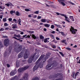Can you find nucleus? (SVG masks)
Wrapping results in <instances>:
<instances>
[{
    "label": "nucleus",
    "instance_id": "f257e3e1",
    "mask_svg": "<svg viewBox=\"0 0 80 80\" xmlns=\"http://www.w3.org/2000/svg\"><path fill=\"white\" fill-rule=\"evenodd\" d=\"M49 57L50 55H49L48 54H47L46 57L45 58H44V57H45V55H42L39 58L37 62L38 63V62H39V61H40V60H42V58L43 60H45L44 61H43V63H44L45 62V60H46L47 59H48V58Z\"/></svg>",
    "mask_w": 80,
    "mask_h": 80
},
{
    "label": "nucleus",
    "instance_id": "f03ea898",
    "mask_svg": "<svg viewBox=\"0 0 80 80\" xmlns=\"http://www.w3.org/2000/svg\"><path fill=\"white\" fill-rule=\"evenodd\" d=\"M28 67H29L28 66H27L23 68H19L18 69V72H19V73H20V72H23V71H24V70H25L28 69Z\"/></svg>",
    "mask_w": 80,
    "mask_h": 80
},
{
    "label": "nucleus",
    "instance_id": "7ed1b4c3",
    "mask_svg": "<svg viewBox=\"0 0 80 80\" xmlns=\"http://www.w3.org/2000/svg\"><path fill=\"white\" fill-rule=\"evenodd\" d=\"M22 50V47L21 46H18L17 48L15 49V51L17 53L19 52Z\"/></svg>",
    "mask_w": 80,
    "mask_h": 80
},
{
    "label": "nucleus",
    "instance_id": "20e7f679",
    "mask_svg": "<svg viewBox=\"0 0 80 80\" xmlns=\"http://www.w3.org/2000/svg\"><path fill=\"white\" fill-rule=\"evenodd\" d=\"M71 28L70 29V31L72 33L75 34V33H76V32L77 31V29H75L72 26H71Z\"/></svg>",
    "mask_w": 80,
    "mask_h": 80
},
{
    "label": "nucleus",
    "instance_id": "39448f33",
    "mask_svg": "<svg viewBox=\"0 0 80 80\" xmlns=\"http://www.w3.org/2000/svg\"><path fill=\"white\" fill-rule=\"evenodd\" d=\"M34 57H35V55H33L31 57L29 58L28 60V63H31L32 62V61H33V60Z\"/></svg>",
    "mask_w": 80,
    "mask_h": 80
},
{
    "label": "nucleus",
    "instance_id": "423d86ee",
    "mask_svg": "<svg viewBox=\"0 0 80 80\" xmlns=\"http://www.w3.org/2000/svg\"><path fill=\"white\" fill-rule=\"evenodd\" d=\"M9 42V40L8 39H6L4 40V44L5 46L7 47L8 46V42Z\"/></svg>",
    "mask_w": 80,
    "mask_h": 80
},
{
    "label": "nucleus",
    "instance_id": "0eeeda50",
    "mask_svg": "<svg viewBox=\"0 0 80 80\" xmlns=\"http://www.w3.org/2000/svg\"><path fill=\"white\" fill-rule=\"evenodd\" d=\"M16 73H17V70L12 71L10 72V75L11 76H13V75H15Z\"/></svg>",
    "mask_w": 80,
    "mask_h": 80
},
{
    "label": "nucleus",
    "instance_id": "6e6552de",
    "mask_svg": "<svg viewBox=\"0 0 80 80\" xmlns=\"http://www.w3.org/2000/svg\"><path fill=\"white\" fill-rule=\"evenodd\" d=\"M28 74L25 73V75L23 78V79H21L20 80H27V78H28Z\"/></svg>",
    "mask_w": 80,
    "mask_h": 80
},
{
    "label": "nucleus",
    "instance_id": "1a4fd4ad",
    "mask_svg": "<svg viewBox=\"0 0 80 80\" xmlns=\"http://www.w3.org/2000/svg\"><path fill=\"white\" fill-rule=\"evenodd\" d=\"M38 65L36 64L34 67L33 68V71H34L35 70H36L38 69Z\"/></svg>",
    "mask_w": 80,
    "mask_h": 80
},
{
    "label": "nucleus",
    "instance_id": "9d476101",
    "mask_svg": "<svg viewBox=\"0 0 80 80\" xmlns=\"http://www.w3.org/2000/svg\"><path fill=\"white\" fill-rule=\"evenodd\" d=\"M28 57V53H27V52H26L24 54V58L26 59V58H27Z\"/></svg>",
    "mask_w": 80,
    "mask_h": 80
},
{
    "label": "nucleus",
    "instance_id": "9b49d317",
    "mask_svg": "<svg viewBox=\"0 0 80 80\" xmlns=\"http://www.w3.org/2000/svg\"><path fill=\"white\" fill-rule=\"evenodd\" d=\"M23 51H22L18 55V58H21L23 57Z\"/></svg>",
    "mask_w": 80,
    "mask_h": 80
},
{
    "label": "nucleus",
    "instance_id": "f8f14e48",
    "mask_svg": "<svg viewBox=\"0 0 80 80\" xmlns=\"http://www.w3.org/2000/svg\"><path fill=\"white\" fill-rule=\"evenodd\" d=\"M5 7L4 6H0V12H2V11H3V10L5 9Z\"/></svg>",
    "mask_w": 80,
    "mask_h": 80
},
{
    "label": "nucleus",
    "instance_id": "ddd939ff",
    "mask_svg": "<svg viewBox=\"0 0 80 80\" xmlns=\"http://www.w3.org/2000/svg\"><path fill=\"white\" fill-rule=\"evenodd\" d=\"M78 74H79V72H77L76 73L74 76L75 78H74V74L72 76L73 78H75V79H76V77L77 76V75H78Z\"/></svg>",
    "mask_w": 80,
    "mask_h": 80
},
{
    "label": "nucleus",
    "instance_id": "4468645a",
    "mask_svg": "<svg viewBox=\"0 0 80 80\" xmlns=\"http://www.w3.org/2000/svg\"><path fill=\"white\" fill-rule=\"evenodd\" d=\"M12 28L13 29L17 28H18L17 24H12Z\"/></svg>",
    "mask_w": 80,
    "mask_h": 80
},
{
    "label": "nucleus",
    "instance_id": "2eb2a0df",
    "mask_svg": "<svg viewBox=\"0 0 80 80\" xmlns=\"http://www.w3.org/2000/svg\"><path fill=\"white\" fill-rule=\"evenodd\" d=\"M51 67H52V65L51 64L48 65L46 66V68L47 70H50V68H50Z\"/></svg>",
    "mask_w": 80,
    "mask_h": 80
},
{
    "label": "nucleus",
    "instance_id": "dca6fc26",
    "mask_svg": "<svg viewBox=\"0 0 80 80\" xmlns=\"http://www.w3.org/2000/svg\"><path fill=\"white\" fill-rule=\"evenodd\" d=\"M54 25L56 26V27H58L60 28H62V26L61 25H57L56 24H55Z\"/></svg>",
    "mask_w": 80,
    "mask_h": 80
},
{
    "label": "nucleus",
    "instance_id": "f3484780",
    "mask_svg": "<svg viewBox=\"0 0 80 80\" xmlns=\"http://www.w3.org/2000/svg\"><path fill=\"white\" fill-rule=\"evenodd\" d=\"M69 18L71 19L72 22H74L75 21V19L73 18V16H69Z\"/></svg>",
    "mask_w": 80,
    "mask_h": 80
},
{
    "label": "nucleus",
    "instance_id": "a211bd4d",
    "mask_svg": "<svg viewBox=\"0 0 80 80\" xmlns=\"http://www.w3.org/2000/svg\"><path fill=\"white\" fill-rule=\"evenodd\" d=\"M68 17H67L65 16V20L67 21V22H68V23H70V21H69V20H68Z\"/></svg>",
    "mask_w": 80,
    "mask_h": 80
},
{
    "label": "nucleus",
    "instance_id": "6ab92c4d",
    "mask_svg": "<svg viewBox=\"0 0 80 80\" xmlns=\"http://www.w3.org/2000/svg\"><path fill=\"white\" fill-rule=\"evenodd\" d=\"M44 25L46 27H48V28H49L50 25L48 24H44Z\"/></svg>",
    "mask_w": 80,
    "mask_h": 80
},
{
    "label": "nucleus",
    "instance_id": "aec40b11",
    "mask_svg": "<svg viewBox=\"0 0 80 80\" xmlns=\"http://www.w3.org/2000/svg\"><path fill=\"white\" fill-rule=\"evenodd\" d=\"M16 15L17 16H20V13H19V12L18 11H17L16 12Z\"/></svg>",
    "mask_w": 80,
    "mask_h": 80
},
{
    "label": "nucleus",
    "instance_id": "412c9836",
    "mask_svg": "<svg viewBox=\"0 0 80 80\" xmlns=\"http://www.w3.org/2000/svg\"><path fill=\"white\" fill-rule=\"evenodd\" d=\"M32 37L34 39H36V38H37V37H36L35 35L33 34L32 35Z\"/></svg>",
    "mask_w": 80,
    "mask_h": 80
},
{
    "label": "nucleus",
    "instance_id": "4be33fe9",
    "mask_svg": "<svg viewBox=\"0 0 80 80\" xmlns=\"http://www.w3.org/2000/svg\"><path fill=\"white\" fill-rule=\"evenodd\" d=\"M18 22L19 23V24L20 25H22V24L20 23H21V19H19L18 20Z\"/></svg>",
    "mask_w": 80,
    "mask_h": 80
},
{
    "label": "nucleus",
    "instance_id": "5701e85b",
    "mask_svg": "<svg viewBox=\"0 0 80 80\" xmlns=\"http://www.w3.org/2000/svg\"><path fill=\"white\" fill-rule=\"evenodd\" d=\"M27 32H28V33H34V32L32 31H27Z\"/></svg>",
    "mask_w": 80,
    "mask_h": 80
},
{
    "label": "nucleus",
    "instance_id": "b1692460",
    "mask_svg": "<svg viewBox=\"0 0 80 80\" xmlns=\"http://www.w3.org/2000/svg\"><path fill=\"white\" fill-rule=\"evenodd\" d=\"M10 13L11 14H13V13H15V11H10Z\"/></svg>",
    "mask_w": 80,
    "mask_h": 80
},
{
    "label": "nucleus",
    "instance_id": "393cba45",
    "mask_svg": "<svg viewBox=\"0 0 80 80\" xmlns=\"http://www.w3.org/2000/svg\"><path fill=\"white\" fill-rule=\"evenodd\" d=\"M32 80H39V78L38 77H36L33 78Z\"/></svg>",
    "mask_w": 80,
    "mask_h": 80
},
{
    "label": "nucleus",
    "instance_id": "a878e982",
    "mask_svg": "<svg viewBox=\"0 0 80 80\" xmlns=\"http://www.w3.org/2000/svg\"><path fill=\"white\" fill-rule=\"evenodd\" d=\"M41 22H46V20H45V19H42L41 20Z\"/></svg>",
    "mask_w": 80,
    "mask_h": 80
},
{
    "label": "nucleus",
    "instance_id": "bb28decb",
    "mask_svg": "<svg viewBox=\"0 0 80 80\" xmlns=\"http://www.w3.org/2000/svg\"><path fill=\"white\" fill-rule=\"evenodd\" d=\"M58 2H59V3H61V2H64L65 0H58Z\"/></svg>",
    "mask_w": 80,
    "mask_h": 80
},
{
    "label": "nucleus",
    "instance_id": "cd10ccee",
    "mask_svg": "<svg viewBox=\"0 0 80 80\" xmlns=\"http://www.w3.org/2000/svg\"><path fill=\"white\" fill-rule=\"evenodd\" d=\"M40 38L41 39H44V37H43L42 35H41L40 36Z\"/></svg>",
    "mask_w": 80,
    "mask_h": 80
},
{
    "label": "nucleus",
    "instance_id": "c85d7f7f",
    "mask_svg": "<svg viewBox=\"0 0 80 80\" xmlns=\"http://www.w3.org/2000/svg\"><path fill=\"white\" fill-rule=\"evenodd\" d=\"M48 41V40H47V39L46 38L44 40V43H47Z\"/></svg>",
    "mask_w": 80,
    "mask_h": 80
},
{
    "label": "nucleus",
    "instance_id": "c756f323",
    "mask_svg": "<svg viewBox=\"0 0 80 80\" xmlns=\"http://www.w3.org/2000/svg\"><path fill=\"white\" fill-rule=\"evenodd\" d=\"M25 11H26V12H29V11H31L30 10H29L28 9H25Z\"/></svg>",
    "mask_w": 80,
    "mask_h": 80
},
{
    "label": "nucleus",
    "instance_id": "7c9ffc66",
    "mask_svg": "<svg viewBox=\"0 0 80 80\" xmlns=\"http://www.w3.org/2000/svg\"><path fill=\"white\" fill-rule=\"evenodd\" d=\"M59 53L60 54H61V55H62V57H64V55H63V53H62V52H59Z\"/></svg>",
    "mask_w": 80,
    "mask_h": 80
},
{
    "label": "nucleus",
    "instance_id": "2f4dec72",
    "mask_svg": "<svg viewBox=\"0 0 80 80\" xmlns=\"http://www.w3.org/2000/svg\"><path fill=\"white\" fill-rule=\"evenodd\" d=\"M3 22H6L7 21V18H3Z\"/></svg>",
    "mask_w": 80,
    "mask_h": 80
},
{
    "label": "nucleus",
    "instance_id": "473e14b6",
    "mask_svg": "<svg viewBox=\"0 0 80 80\" xmlns=\"http://www.w3.org/2000/svg\"><path fill=\"white\" fill-rule=\"evenodd\" d=\"M61 4H62V5H63V6H65V4L63 2H61Z\"/></svg>",
    "mask_w": 80,
    "mask_h": 80
},
{
    "label": "nucleus",
    "instance_id": "72a5a7b5",
    "mask_svg": "<svg viewBox=\"0 0 80 80\" xmlns=\"http://www.w3.org/2000/svg\"><path fill=\"white\" fill-rule=\"evenodd\" d=\"M66 49V50H71V48H68H68H67Z\"/></svg>",
    "mask_w": 80,
    "mask_h": 80
},
{
    "label": "nucleus",
    "instance_id": "f704fd0d",
    "mask_svg": "<svg viewBox=\"0 0 80 80\" xmlns=\"http://www.w3.org/2000/svg\"><path fill=\"white\" fill-rule=\"evenodd\" d=\"M39 12V11H36L35 12H34V13H35L36 14H38Z\"/></svg>",
    "mask_w": 80,
    "mask_h": 80
},
{
    "label": "nucleus",
    "instance_id": "c9c22d12",
    "mask_svg": "<svg viewBox=\"0 0 80 80\" xmlns=\"http://www.w3.org/2000/svg\"><path fill=\"white\" fill-rule=\"evenodd\" d=\"M66 40H61V42H62V43H65V42H66Z\"/></svg>",
    "mask_w": 80,
    "mask_h": 80
},
{
    "label": "nucleus",
    "instance_id": "e433bc0d",
    "mask_svg": "<svg viewBox=\"0 0 80 80\" xmlns=\"http://www.w3.org/2000/svg\"><path fill=\"white\" fill-rule=\"evenodd\" d=\"M60 14L61 15V16H62V17H64L65 18V17H67L66 16V15H64V14Z\"/></svg>",
    "mask_w": 80,
    "mask_h": 80
},
{
    "label": "nucleus",
    "instance_id": "4c0bfd02",
    "mask_svg": "<svg viewBox=\"0 0 80 80\" xmlns=\"http://www.w3.org/2000/svg\"><path fill=\"white\" fill-rule=\"evenodd\" d=\"M17 37L18 38H21V36H20V35L19 34H18L17 36Z\"/></svg>",
    "mask_w": 80,
    "mask_h": 80
},
{
    "label": "nucleus",
    "instance_id": "58836bf2",
    "mask_svg": "<svg viewBox=\"0 0 80 80\" xmlns=\"http://www.w3.org/2000/svg\"><path fill=\"white\" fill-rule=\"evenodd\" d=\"M50 36L53 39L55 37H54V36H53V35H51Z\"/></svg>",
    "mask_w": 80,
    "mask_h": 80
},
{
    "label": "nucleus",
    "instance_id": "ea45409f",
    "mask_svg": "<svg viewBox=\"0 0 80 80\" xmlns=\"http://www.w3.org/2000/svg\"><path fill=\"white\" fill-rule=\"evenodd\" d=\"M3 47V46L2 45V44L1 42H0V48Z\"/></svg>",
    "mask_w": 80,
    "mask_h": 80
},
{
    "label": "nucleus",
    "instance_id": "a19ab883",
    "mask_svg": "<svg viewBox=\"0 0 80 80\" xmlns=\"http://www.w3.org/2000/svg\"><path fill=\"white\" fill-rule=\"evenodd\" d=\"M51 28L53 29V28H54V25H52L51 26Z\"/></svg>",
    "mask_w": 80,
    "mask_h": 80
},
{
    "label": "nucleus",
    "instance_id": "79ce46f5",
    "mask_svg": "<svg viewBox=\"0 0 80 80\" xmlns=\"http://www.w3.org/2000/svg\"><path fill=\"white\" fill-rule=\"evenodd\" d=\"M40 68H42L43 67V64H41L39 65Z\"/></svg>",
    "mask_w": 80,
    "mask_h": 80
},
{
    "label": "nucleus",
    "instance_id": "37998d69",
    "mask_svg": "<svg viewBox=\"0 0 80 80\" xmlns=\"http://www.w3.org/2000/svg\"><path fill=\"white\" fill-rule=\"evenodd\" d=\"M10 30V28H6L5 29V30Z\"/></svg>",
    "mask_w": 80,
    "mask_h": 80
},
{
    "label": "nucleus",
    "instance_id": "c03bdc74",
    "mask_svg": "<svg viewBox=\"0 0 80 80\" xmlns=\"http://www.w3.org/2000/svg\"><path fill=\"white\" fill-rule=\"evenodd\" d=\"M56 38L57 40H60V38L57 37H56Z\"/></svg>",
    "mask_w": 80,
    "mask_h": 80
},
{
    "label": "nucleus",
    "instance_id": "a18cd8bd",
    "mask_svg": "<svg viewBox=\"0 0 80 80\" xmlns=\"http://www.w3.org/2000/svg\"><path fill=\"white\" fill-rule=\"evenodd\" d=\"M41 18V16H38L37 17L38 19H40Z\"/></svg>",
    "mask_w": 80,
    "mask_h": 80
},
{
    "label": "nucleus",
    "instance_id": "49530a36",
    "mask_svg": "<svg viewBox=\"0 0 80 80\" xmlns=\"http://www.w3.org/2000/svg\"><path fill=\"white\" fill-rule=\"evenodd\" d=\"M30 36L29 35H28L25 38H30Z\"/></svg>",
    "mask_w": 80,
    "mask_h": 80
},
{
    "label": "nucleus",
    "instance_id": "de8ad7c7",
    "mask_svg": "<svg viewBox=\"0 0 80 80\" xmlns=\"http://www.w3.org/2000/svg\"><path fill=\"white\" fill-rule=\"evenodd\" d=\"M4 26H8V24L7 23H5L4 24Z\"/></svg>",
    "mask_w": 80,
    "mask_h": 80
},
{
    "label": "nucleus",
    "instance_id": "09e8293b",
    "mask_svg": "<svg viewBox=\"0 0 80 80\" xmlns=\"http://www.w3.org/2000/svg\"><path fill=\"white\" fill-rule=\"evenodd\" d=\"M9 20V22H11V21H12V19L11 18H9L8 19Z\"/></svg>",
    "mask_w": 80,
    "mask_h": 80
},
{
    "label": "nucleus",
    "instance_id": "8fccbe9b",
    "mask_svg": "<svg viewBox=\"0 0 80 80\" xmlns=\"http://www.w3.org/2000/svg\"><path fill=\"white\" fill-rule=\"evenodd\" d=\"M3 30H4V29L3 28H1L0 30V31H3Z\"/></svg>",
    "mask_w": 80,
    "mask_h": 80
},
{
    "label": "nucleus",
    "instance_id": "3c124183",
    "mask_svg": "<svg viewBox=\"0 0 80 80\" xmlns=\"http://www.w3.org/2000/svg\"><path fill=\"white\" fill-rule=\"evenodd\" d=\"M2 18H3V15H1L0 16V18L1 19H2Z\"/></svg>",
    "mask_w": 80,
    "mask_h": 80
},
{
    "label": "nucleus",
    "instance_id": "603ef678",
    "mask_svg": "<svg viewBox=\"0 0 80 80\" xmlns=\"http://www.w3.org/2000/svg\"><path fill=\"white\" fill-rule=\"evenodd\" d=\"M52 48H56V46L55 45H53L52 46Z\"/></svg>",
    "mask_w": 80,
    "mask_h": 80
},
{
    "label": "nucleus",
    "instance_id": "864d4df0",
    "mask_svg": "<svg viewBox=\"0 0 80 80\" xmlns=\"http://www.w3.org/2000/svg\"><path fill=\"white\" fill-rule=\"evenodd\" d=\"M61 33L62 35H64V33L63 32H60Z\"/></svg>",
    "mask_w": 80,
    "mask_h": 80
},
{
    "label": "nucleus",
    "instance_id": "5fc2aeb1",
    "mask_svg": "<svg viewBox=\"0 0 80 80\" xmlns=\"http://www.w3.org/2000/svg\"><path fill=\"white\" fill-rule=\"evenodd\" d=\"M13 22H17V20L15 19H13Z\"/></svg>",
    "mask_w": 80,
    "mask_h": 80
},
{
    "label": "nucleus",
    "instance_id": "6e6d98bb",
    "mask_svg": "<svg viewBox=\"0 0 80 80\" xmlns=\"http://www.w3.org/2000/svg\"><path fill=\"white\" fill-rule=\"evenodd\" d=\"M6 5L7 6V7H9L10 6L9 3H7V4H6Z\"/></svg>",
    "mask_w": 80,
    "mask_h": 80
},
{
    "label": "nucleus",
    "instance_id": "4d7b16f0",
    "mask_svg": "<svg viewBox=\"0 0 80 80\" xmlns=\"http://www.w3.org/2000/svg\"><path fill=\"white\" fill-rule=\"evenodd\" d=\"M9 52H8V54H10V53H11V52H12V51L11 50H9Z\"/></svg>",
    "mask_w": 80,
    "mask_h": 80
},
{
    "label": "nucleus",
    "instance_id": "13d9d810",
    "mask_svg": "<svg viewBox=\"0 0 80 80\" xmlns=\"http://www.w3.org/2000/svg\"><path fill=\"white\" fill-rule=\"evenodd\" d=\"M37 15H35L34 16H33V18H36L37 17Z\"/></svg>",
    "mask_w": 80,
    "mask_h": 80
},
{
    "label": "nucleus",
    "instance_id": "bf43d9fd",
    "mask_svg": "<svg viewBox=\"0 0 80 80\" xmlns=\"http://www.w3.org/2000/svg\"><path fill=\"white\" fill-rule=\"evenodd\" d=\"M7 66L8 67H10V65L9 64H7Z\"/></svg>",
    "mask_w": 80,
    "mask_h": 80
},
{
    "label": "nucleus",
    "instance_id": "052dcab7",
    "mask_svg": "<svg viewBox=\"0 0 80 80\" xmlns=\"http://www.w3.org/2000/svg\"><path fill=\"white\" fill-rule=\"evenodd\" d=\"M2 38H7V36H4L2 37Z\"/></svg>",
    "mask_w": 80,
    "mask_h": 80
},
{
    "label": "nucleus",
    "instance_id": "680f3d73",
    "mask_svg": "<svg viewBox=\"0 0 80 80\" xmlns=\"http://www.w3.org/2000/svg\"><path fill=\"white\" fill-rule=\"evenodd\" d=\"M27 35H25L23 36V38H24L25 37H27Z\"/></svg>",
    "mask_w": 80,
    "mask_h": 80
},
{
    "label": "nucleus",
    "instance_id": "e2e57ef3",
    "mask_svg": "<svg viewBox=\"0 0 80 80\" xmlns=\"http://www.w3.org/2000/svg\"><path fill=\"white\" fill-rule=\"evenodd\" d=\"M77 63L80 64V59L79 60V61L77 62Z\"/></svg>",
    "mask_w": 80,
    "mask_h": 80
},
{
    "label": "nucleus",
    "instance_id": "0e129e2a",
    "mask_svg": "<svg viewBox=\"0 0 80 80\" xmlns=\"http://www.w3.org/2000/svg\"><path fill=\"white\" fill-rule=\"evenodd\" d=\"M55 40L54 39L53 40H52L51 41L52 42H55Z\"/></svg>",
    "mask_w": 80,
    "mask_h": 80
},
{
    "label": "nucleus",
    "instance_id": "69168bd1",
    "mask_svg": "<svg viewBox=\"0 0 80 80\" xmlns=\"http://www.w3.org/2000/svg\"><path fill=\"white\" fill-rule=\"evenodd\" d=\"M54 33H55V32L54 31H53L51 32V33H53V34H54Z\"/></svg>",
    "mask_w": 80,
    "mask_h": 80
},
{
    "label": "nucleus",
    "instance_id": "338daca9",
    "mask_svg": "<svg viewBox=\"0 0 80 80\" xmlns=\"http://www.w3.org/2000/svg\"><path fill=\"white\" fill-rule=\"evenodd\" d=\"M28 17H30V18H31L32 17V15H29L28 16Z\"/></svg>",
    "mask_w": 80,
    "mask_h": 80
},
{
    "label": "nucleus",
    "instance_id": "774afa93",
    "mask_svg": "<svg viewBox=\"0 0 80 80\" xmlns=\"http://www.w3.org/2000/svg\"><path fill=\"white\" fill-rule=\"evenodd\" d=\"M44 31H47V29L45 28H44L43 29Z\"/></svg>",
    "mask_w": 80,
    "mask_h": 80
}]
</instances>
